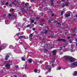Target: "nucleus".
Listing matches in <instances>:
<instances>
[{
	"label": "nucleus",
	"instance_id": "nucleus-62",
	"mask_svg": "<svg viewBox=\"0 0 77 77\" xmlns=\"http://www.w3.org/2000/svg\"><path fill=\"white\" fill-rule=\"evenodd\" d=\"M25 50H27V48H25Z\"/></svg>",
	"mask_w": 77,
	"mask_h": 77
},
{
	"label": "nucleus",
	"instance_id": "nucleus-7",
	"mask_svg": "<svg viewBox=\"0 0 77 77\" xmlns=\"http://www.w3.org/2000/svg\"><path fill=\"white\" fill-rule=\"evenodd\" d=\"M73 76H77V71H75L74 72L73 74Z\"/></svg>",
	"mask_w": 77,
	"mask_h": 77
},
{
	"label": "nucleus",
	"instance_id": "nucleus-24",
	"mask_svg": "<svg viewBox=\"0 0 77 77\" xmlns=\"http://www.w3.org/2000/svg\"><path fill=\"white\" fill-rule=\"evenodd\" d=\"M51 68H49L48 69V71L49 72H51Z\"/></svg>",
	"mask_w": 77,
	"mask_h": 77
},
{
	"label": "nucleus",
	"instance_id": "nucleus-51",
	"mask_svg": "<svg viewBox=\"0 0 77 77\" xmlns=\"http://www.w3.org/2000/svg\"><path fill=\"white\" fill-rule=\"evenodd\" d=\"M48 21H49V23H51V22L50 20H48Z\"/></svg>",
	"mask_w": 77,
	"mask_h": 77
},
{
	"label": "nucleus",
	"instance_id": "nucleus-48",
	"mask_svg": "<svg viewBox=\"0 0 77 77\" xmlns=\"http://www.w3.org/2000/svg\"><path fill=\"white\" fill-rule=\"evenodd\" d=\"M33 30L35 31V28H33L32 29Z\"/></svg>",
	"mask_w": 77,
	"mask_h": 77
},
{
	"label": "nucleus",
	"instance_id": "nucleus-29",
	"mask_svg": "<svg viewBox=\"0 0 77 77\" xmlns=\"http://www.w3.org/2000/svg\"><path fill=\"white\" fill-rule=\"evenodd\" d=\"M27 68V65L26 64L25 66V69H26Z\"/></svg>",
	"mask_w": 77,
	"mask_h": 77
},
{
	"label": "nucleus",
	"instance_id": "nucleus-10",
	"mask_svg": "<svg viewBox=\"0 0 77 77\" xmlns=\"http://www.w3.org/2000/svg\"><path fill=\"white\" fill-rule=\"evenodd\" d=\"M28 61L29 63H30L32 62V59L31 58L29 59L28 60Z\"/></svg>",
	"mask_w": 77,
	"mask_h": 77
},
{
	"label": "nucleus",
	"instance_id": "nucleus-63",
	"mask_svg": "<svg viewBox=\"0 0 77 77\" xmlns=\"http://www.w3.org/2000/svg\"><path fill=\"white\" fill-rule=\"evenodd\" d=\"M46 73H48V72H46Z\"/></svg>",
	"mask_w": 77,
	"mask_h": 77
},
{
	"label": "nucleus",
	"instance_id": "nucleus-58",
	"mask_svg": "<svg viewBox=\"0 0 77 77\" xmlns=\"http://www.w3.org/2000/svg\"><path fill=\"white\" fill-rule=\"evenodd\" d=\"M75 41H77V38L75 39Z\"/></svg>",
	"mask_w": 77,
	"mask_h": 77
},
{
	"label": "nucleus",
	"instance_id": "nucleus-46",
	"mask_svg": "<svg viewBox=\"0 0 77 77\" xmlns=\"http://www.w3.org/2000/svg\"><path fill=\"white\" fill-rule=\"evenodd\" d=\"M67 38L68 39H70V37H67Z\"/></svg>",
	"mask_w": 77,
	"mask_h": 77
},
{
	"label": "nucleus",
	"instance_id": "nucleus-56",
	"mask_svg": "<svg viewBox=\"0 0 77 77\" xmlns=\"http://www.w3.org/2000/svg\"><path fill=\"white\" fill-rule=\"evenodd\" d=\"M20 44H21V45H23V43H22V42H21L20 43Z\"/></svg>",
	"mask_w": 77,
	"mask_h": 77
},
{
	"label": "nucleus",
	"instance_id": "nucleus-49",
	"mask_svg": "<svg viewBox=\"0 0 77 77\" xmlns=\"http://www.w3.org/2000/svg\"><path fill=\"white\" fill-rule=\"evenodd\" d=\"M54 22H55V23H56L57 22V21L54 20Z\"/></svg>",
	"mask_w": 77,
	"mask_h": 77
},
{
	"label": "nucleus",
	"instance_id": "nucleus-28",
	"mask_svg": "<svg viewBox=\"0 0 77 77\" xmlns=\"http://www.w3.org/2000/svg\"><path fill=\"white\" fill-rule=\"evenodd\" d=\"M18 65H16L15 66V68H18Z\"/></svg>",
	"mask_w": 77,
	"mask_h": 77
},
{
	"label": "nucleus",
	"instance_id": "nucleus-59",
	"mask_svg": "<svg viewBox=\"0 0 77 77\" xmlns=\"http://www.w3.org/2000/svg\"><path fill=\"white\" fill-rule=\"evenodd\" d=\"M71 51V52H72V51H73V50H72V49H71V50H70Z\"/></svg>",
	"mask_w": 77,
	"mask_h": 77
},
{
	"label": "nucleus",
	"instance_id": "nucleus-25",
	"mask_svg": "<svg viewBox=\"0 0 77 77\" xmlns=\"http://www.w3.org/2000/svg\"><path fill=\"white\" fill-rule=\"evenodd\" d=\"M20 32H18L16 34V35L17 36H18V35H20Z\"/></svg>",
	"mask_w": 77,
	"mask_h": 77
},
{
	"label": "nucleus",
	"instance_id": "nucleus-40",
	"mask_svg": "<svg viewBox=\"0 0 77 77\" xmlns=\"http://www.w3.org/2000/svg\"><path fill=\"white\" fill-rule=\"evenodd\" d=\"M53 5H54V3H53V2H51V6H53Z\"/></svg>",
	"mask_w": 77,
	"mask_h": 77
},
{
	"label": "nucleus",
	"instance_id": "nucleus-11",
	"mask_svg": "<svg viewBox=\"0 0 77 77\" xmlns=\"http://www.w3.org/2000/svg\"><path fill=\"white\" fill-rule=\"evenodd\" d=\"M14 11V9L13 8H11L9 12H13Z\"/></svg>",
	"mask_w": 77,
	"mask_h": 77
},
{
	"label": "nucleus",
	"instance_id": "nucleus-33",
	"mask_svg": "<svg viewBox=\"0 0 77 77\" xmlns=\"http://www.w3.org/2000/svg\"><path fill=\"white\" fill-rule=\"evenodd\" d=\"M75 35H76V34H75V33H74L73 34V36L74 37L75 36Z\"/></svg>",
	"mask_w": 77,
	"mask_h": 77
},
{
	"label": "nucleus",
	"instance_id": "nucleus-19",
	"mask_svg": "<svg viewBox=\"0 0 77 77\" xmlns=\"http://www.w3.org/2000/svg\"><path fill=\"white\" fill-rule=\"evenodd\" d=\"M23 35H21L19 37V38L21 39V38H23Z\"/></svg>",
	"mask_w": 77,
	"mask_h": 77
},
{
	"label": "nucleus",
	"instance_id": "nucleus-8",
	"mask_svg": "<svg viewBox=\"0 0 77 77\" xmlns=\"http://www.w3.org/2000/svg\"><path fill=\"white\" fill-rule=\"evenodd\" d=\"M70 57V56H68L67 57H65V60H69V58Z\"/></svg>",
	"mask_w": 77,
	"mask_h": 77
},
{
	"label": "nucleus",
	"instance_id": "nucleus-36",
	"mask_svg": "<svg viewBox=\"0 0 77 77\" xmlns=\"http://www.w3.org/2000/svg\"><path fill=\"white\" fill-rule=\"evenodd\" d=\"M31 2L33 3V2H34V0H30Z\"/></svg>",
	"mask_w": 77,
	"mask_h": 77
},
{
	"label": "nucleus",
	"instance_id": "nucleus-37",
	"mask_svg": "<svg viewBox=\"0 0 77 77\" xmlns=\"http://www.w3.org/2000/svg\"><path fill=\"white\" fill-rule=\"evenodd\" d=\"M58 69L59 70H60L61 69V67H58Z\"/></svg>",
	"mask_w": 77,
	"mask_h": 77
},
{
	"label": "nucleus",
	"instance_id": "nucleus-50",
	"mask_svg": "<svg viewBox=\"0 0 77 77\" xmlns=\"http://www.w3.org/2000/svg\"><path fill=\"white\" fill-rule=\"evenodd\" d=\"M0 50H2V48H1L0 47Z\"/></svg>",
	"mask_w": 77,
	"mask_h": 77
},
{
	"label": "nucleus",
	"instance_id": "nucleus-16",
	"mask_svg": "<svg viewBox=\"0 0 77 77\" xmlns=\"http://www.w3.org/2000/svg\"><path fill=\"white\" fill-rule=\"evenodd\" d=\"M21 59L23 61H26V59H25V58H24L23 57H22Z\"/></svg>",
	"mask_w": 77,
	"mask_h": 77
},
{
	"label": "nucleus",
	"instance_id": "nucleus-54",
	"mask_svg": "<svg viewBox=\"0 0 77 77\" xmlns=\"http://www.w3.org/2000/svg\"><path fill=\"white\" fill-rule=\"evenodd\" d=\"M16 40V41H18V39H17V38H15Z\"/></svg>",
	"mask_w": 77,
	"mask_h": 77
},
{
	"label": "nucleus",
	"instance_id": "nucleus-17",
	"mask_svg": "<svg viewBox=\"0 0 77 77\" xmlns=\"http://www.w3.org/2000/svg\"><path fill=\"white\" fill-rule=\"evenodd\" d=\"M33 36V33L30 34L29 35V38H32Z\"/></svg>",
	"mask_w": 77,
	"mask_h": 77
},
{
	"label": "nucleus",
	"instance_id": "nucleus-38",
	"mask_svg": "<svg viewBox=\"0 0 77 77\" xmlns=\"http://www.w3.org/2000/svg\"><path fill=\"white\" fill-rule=\"evenodd\" d=\"M30 38L29 39L30 41H32V37H30Z\"/></svg>",
	"mask_w": 77,
	"mask_h": 77
},
{
	"label": "nucleus",
	"instance_id": "nucleus-55",
	"mask_svg": "<svg viewBox=\"0 0 77 77\" xmlns=\"http://www.w3.org/2000/svg\"><path fill=\"white\" fill-rule=\"evenodd\" d=\"M12 6V5H11V4H10V5H9V6L11 7V6Z\"/></svg>",
	"mask_w": 77,
	"mask_h": 77
},
{
	"label": "nucleus",
	"instance_id": "nucleus-42",
	"mask_svg": "<svg viewBox=\"0 0 77 77\" xmlns=\"http://www.w3.org/2000/svg\"><path fill=\"white\" fill-rule=\"evenodd\" d=\"M36 19H37L38 20H39V17H36Z\"/></svg>",
	"mask_w": 77,
	"mask_h": 77
},
{
	"label": "nucleus",
	"instance_id": "nucleus-31",
	"mask_svg": "<svg viewBox=\"0 0 77 77\" xmlns=\"http://www.w3.org/2000/svg\"><path fill=\"white\" fill-rule=\"evenodd\" d=\"M31 22L32 23H34V20H31Z\"/></svg>",
	"mask_w": 77,
	"mask_h": 77
},
{
	"label": "nucleus",
	"instance_id": "nucleus-45",
	"mask_svg": "<svg viewBox=\"0 0 77 77\" xmlns=\"http://www.w3.org/2000/svg\"><path fill=\"white\" fill-rule=\"evenodd\" d=\"M13 76L14 77H18V76H17V75H14Z\"/></svg>",
	"mask_w": 77,
	"mask_h": 77
},
{
	"label": "nucleus",
	"instance_id": "nucleus-21",
	"mask_svg": "<svg viewBox=\"0 0 77 77\" xmlns=\"http://www.w3.org/2000/svg\"><path fill=\"white\" fill-rule=\"evenodd\" d=\"M46 68L47 69H49L50 68V66L48 65H47L46 66Z\"/></svg>",
	"mask_w": 77,
	"mask_h": 77
},
{
	"label": "nucleus",
	"instance_id": "nucleus-41",
	"mask_svg": "<svg viewBox=\"0 0 77 77\" xmlns=\"http://www.w3.org/2000/svg\"><path fill=\"white\" fill-rule=\"evenodd\" d=\"M52 17H54V14H53L51 15Z\"/></svg>",
	"mask_w": 77,
	"mask_h": 77
},
{
	"label": "nucleus",
	"instance_id": "nucleus-44",
	"mask_svg": "<svg viewBox=\"0 0 77 77\" xmlns=\"http://www.w3.org/2000/svg\"><path fill=\"white\" fill-rule=\"evenodd\" d=\"M49 20H50V21H53V19H50Z\"/></svg>",
	"mask_w": 77,
	"mask_h": 77
},
{
	"label": "nucleus",
	"instance_id": "nucleus-22",
	"mask_svg": "<svg viewBox=\"0 0 77 77\" xmlns=\"http://www.w3.org/2000/svg\"><path fill=\"white\" fill-rule=\"evenodd\" d=\"M63 13H64V11H62L61 13V15H63Z\"/></svg>",
	"mask_w": 77,
	"mask_h": 77
},
{
	"label": "nucleus",
	"instance_id": "nucleus-4",
	"mask_svg": "<svg viewBox=\"0 0 77 77\" xmlns=\"http://www.w3.org/2000/svg\"><path fill=\"white\" fill-rule=\"evenodd\" d=\"M5 60H8V58L10 57L9 55V54H6V55L5 56Z\"/></svg>",
	"mask_w": 77,
	"mask_h": 77
},
{
	"label": "nucleus",
	"instance_id": "nucleus-43",
	"mask_svg": "<svg viewBox=\"0 0 77 77\" xmlns=\"http://www.w3.org/2000/svg\"><path fill=\"white\" fill-rule=\"evenodd\" d=\"M71 41V40H69V42L70 43H72V42Z\"/></svg>",
	"mask_w": 77,
	"mask_h": 77
},
{
	"label": "nucleus",
	"instance_id": "nucleus-52",
	"mask_svg": "<svg viewBox=\"0 0 77 77\" xmlns=\"http://www.w3.org/2000/svg\"><path fill=\"white\" fill-rule=\"evenodd\" d=\"M54 61H51V62H52V63H54Z\"/></svg>",
	"mask_w": 77,
	"mask_h": 77
},
{
	"label": "nucleus",
	"instance_id": "nucleus-9",
	"mask_svg": "<svg viewBox=\"0 0 77 77\" xmlns=\"http://www.w3.org/2000/svg\"><path fill=\"white\" fill-rule=\"evenodd\" d=\"M70 13H69L68 14H66L65 15V17H70Z\"/></svg>",
	"mask_w": 77,
	"mask_h": 77
},
{
	"label": "nucleus",
	"instance_id": "nucleus-5",
	"mask_svg": "<svg viewBox=\"0 0 77 77\" xmlns=\"http://www.w3.org/2000/svg\"><path fill=\"white\" fill-rule=\"evenodd\" d=\"M56 53H57V51L56 50H54L52 51V54H53V55L54 56H55L56 54Z\"/></svg>",
	"mask_w": 77,
	"mask_h": 77
},
{
	"label": "nucleus",
	"instance_id": "nucleus-35",
	"mask_svg": "<svg viewBox=\"0 0 77 77\" xmlns=\"http://www.w3.org/2000/svg\"><path fill=\"white\" fill-rule=\"evenodd\" d=\"M8 16L9 17H11L12 16V14H8Z\"/></svg>",
	"mask_w": 77,
	"mask_h": 77
},
{
	"label": "nucleus",
	"instance_id": "nucleus-1",
	"mask_svg": "<svg viewBox=\"0 0 77 77\" xmlns=\"http://www.w3.org/2000/svg\"><path fill=\"white\" fill-rule=\"evenodd\" d=\"M76 60L74 58V57L70 56V58L69 59V61L70 62H74Z\"/></svg>",
	"mask_w": 77,
	"mask_h": 77
},
{
	"label": "nucleus",
	"instance_id": "nucleus-13",
	"mask_svg": "<svg viewBox=\"0 0 77 77\" xmlns=\"http://www.w3.org/2000/svg\"><path fill=\"white\" fill-rule=\"evenodd\" d=\"M12 17H15L17 16V14H12Z\"/></svg>",
	"mask_w": 77,
	"mask_h": 77
},
{
	"label": "nucleus",
	"instance_id": "nucleus-61",
	"mask_svg": "<svg viewBox=\"0 0 77 77\" xmlns=\"http://www.w3.org/2000/svg\"><path fill=\"white\" fill-rule=\"evenodd\" d=\"M53 0H51V2H53Z\"/></svg>",
	"mask_w": 77,
	"mask_h": 77
},
{
	"label": "nucleus",
	"instance_id": "nucleus-30",
	"mask_svg": "<svg viewBox=\"0 0 77 77\" xmlns=\"http://www.w3.org/2000/svg\"><path fill=\"white\" fill-rule=\"evenodd\" d=\"M30 26V24H28L26 26V27H29Z\"/></svg>",
	"mask_w": 77,
	"mask_h": 77
},
{
	"label": "nucleus",
	"instance_id": "nucleus-14",
	"mask_svg": "<svg viewBox=\"0 0 77 77\" xmlns=\"http://www.w3.org/2000/svg\"><path fill=\"white\" fill-rule=\"evenodd\" d=\"M9 48H11L12 49H14V46L12 45H10L9 46Z\"/></svg>",
	"mask_w": 77,
	"mask_h": 77
},
{
	"label": "nucleus",
	"instance_id": "nucleus-53",
	"mask_svg": "<svg viewBox=\"0 0 77 77\" xmlns=\"http://www.w3.org/2000/svg\"><path fill=\"white\" fill-rule=\"evenodd\" d=\"M61 2H65V0H61Z\"/></svg>",
	"mask_w": 77,
	"mask_h": 77
},
{
	"label": "nucleus",
	"instance_id": "nucleus-60",
	"mask_svg": "<svg viewBox=\"0 0 77 77\" xmlns=\"http://www.w3.org/2000/svg\"><path fill=\"white\" fill-rule=\"evenodd\" d=\"M53 65H55V64H52V66H53Z\"/></svg>",
	"mask_w": 77,
	"mask_h": 77
},
{
	"label": "nucleus",
	"instance_id": "nucleus-32",
	"mask_svg": "<svg viewBox=\"0 0 77 77\" xmlns=\"http://www.w3.org/2000/svg\"><path fill=\"white\" fill-rule=\"evenodd\" d=\"M8 4H9V2H6V3H5V5L6 6V5H8Z\"/></svg>",
	"mask_w": 77,
	"mask_h": 77
},
{
	"label": "nucleus",
	"instance_id": "nucleus-57",
	"mask_svg": "<svg viewBox=\"0 0 77 77\" xmlns=\"http://www.w3.org/2000/svg\"><path fill=\"white\" fill-rule=\"evenodd\" d=\"M60 54H63V53H62V52H60Z\"/></svg>",
	"mask_w": 77,
	"mask_h": 77
},
{
	"label": "nucleus",
	"instance_id": "nucleus-15",
	"mask_svg": "<svg viewBox=\"0 0 77 77\" xmlns=\"http://www.w3.org/2000/svg\"><path fill=\"white\" fill-rule=\"evenodd\" d=\"M59 48V49H58V50L59 51H61V50L63 49V47H60Z\"/></svg>",
	"mask_w": 77,
	"mask_h": 77
},
{
	"label": "nucleus",
	"instance_id": "nucleus-18",
	"mask_svg": "<svg viewBox=\"0 0 77 77\" xmlns=\"http://www.w3.org/2000/svg\"><path fill=\"white\" fill-rule=\"evenodd\" d=\"M62 8H64V7H65V4H64V3H63L62 4Z\"/></svg>",
	"mask_w": 77,
	"mask_h": 77
},
{
	"label": "nucleus",
	"instance_id": "nucleus-20",
	"mask_svg": "<svg viewBox=\"0 0 77 77\" xmlns=\"http://www.w3.org/2000/svg\"><path fill=\"white\" fill-rule=\"evenodd\" d=\"M44 31H45V33H47L48 32V30L47 29H44Z\"/></svg>",
	"mask_w": 77,
	"mask_h": 77
},
{
	"label": "nucleus",
	"instance_id": "nucleus-27",
	"mask_svg": "<svg viewBox=\"0 0 77 77\" xmlns=\"http://www.w3.org/2000/svg\"><path fill=\"white\" fill-rule=\"evenodd\" d=\"M44 51L45 52H47V51H48V50H47V49H44Z\"/></svg>",
	"mask_w": 77,
	"mask_h": 77
},
{
	"label": "nucleus",
	"instance_id": "nucleus-12",
	"mask_svg": "<svg viewBox=\"0 0 77 77\" xmlns=\"http://www.w3.org/2000/svg\"><path fill=\"white\" fill-rule=\"evenodd\" d=\"M69 3L68 2H66L65 3V6H68V4H69Z\"/></svg>",
	"mask_w": 77,
	"mask_h": 77
},
{
	"label": "nucleus",
	"instance_id": "nucleus-3",
	"mask_svg": "<svg viewBox=\"0 0 77 77\" xmlns=\"http://www.w3.org/2000/svg\"><path fill=\"white\" fill-rule=\"evenodd\" d=\"M58 41H61V42H65L66 41V40H65L64 39H58Z\"/></svg>",
	"mask_w": 77,
	"mask_h": 77
},
{
	"label": "nucleus",
	"instance_id": "nucleus-26",
	"mask_svg": "<svg viewBox=\"0 0 77 77\" xmlns=\"http://www.w3.org/2000/svg\"><path fill=\"white\" fill-rule=\"evenodd\" d=\"M37 71L38 70H37V69H34V72L35 73L37 72Z\"/></svg>",
	"mask_w": 77,
	"mask_h": 77
},
{
	"label": "nucleus",
	"instance_id": "nucleus-6",
	"mask_svg": "<svg viewBox=\"0 0 77 77\" xmlns=\"http://www.w3.org/2000/svg\"><path fill=\"white\" fill-rule=\"evenodd\" d=\"M11 66V65L10 63H7V64L5 66L7 68H9L10 67V66Z\"/></svg>",
	"mask_w": 77,
	"mask_h": 77
},
{
	"label": "nucleus",
	"instance_id": "nucleus-47",
	"mask_svg": "<svg viewBox=\"0 0 77 77\" xmlns=\"http://www.w3.org/2000/svg\"><path fill=\"white\" fill-rule=\"evenodd\" d=\"M43 24H44V23H43L42 24H40V26H43Z\"/></svg>",
	"mask_w": 77,
	"mask_h": 77
},
{
	"label": "nucleus",
	"instance_id": "nucleus-34",
	"mask_svg": "<svg viewBox=\"0 0 77 77\" xmlns=\"http://www.w3.org/2000/svg\"><path fill=\"white\" fill-rule=\"evenodd\" d=\"M57 24L58 25H60V26H61V23L59 22H58Z\"/></svg>",
	"mask_w": 77,
	"mask_h": 77
},
{
	"label": "nucleus",
	"instance_id": "nucleus-64",
	"mask_svg": "<svg viewBox=\"0 0 77 77\" xmlns=\"http://www.w3.org/2000/svg\"><path fill=\"white\" fill-rule=\"evenodd\" d=\"M50 13H53V12H52L51 11L50 12Z\"/></svg>",
	"mask_w": 77,
	"mask_h": 77
},
{
	"label": "nucleus",
	"instance_id": "nucleus-23",
	"mask_svg": "<svg viewBox=\"0 0 77 77\" xmlns=\"http://www.w3.org/2000/svg\"><path fill=\"white\" fill-rule=\"evenodd\" d=\"M29 4L28 3H26L25 4V5L26 6H27Z\"/></svg>",
	"mask_w": 77,
	"mask_h": 77
},
{
	"label": "nucleus",
	"instance_id": "nucleus-2",
	"mask_svg": "<svg viewBox=\"0 0 77 77\" xmlns=\"http://www.w3.org/2000/svg\"><path fill=\"white\" fill-rule=\"evenodd\" d=\"M77 66V62H74L72 64V67L73 68H75V66Z\"/></svg>",
	"mask_w": 77,
	"mask_h": 77
},
{
	"label": "nucleus",
	"instance_id": "nucleus-39",
	"mask_svg": "<svg viewBox=\"0 0 77 77\" xmlns=\"http://www.w3.org/2000/svg\"><path fill=\"white\" fill-rule=\"evenodd\" d=\"M14 5H15V6H17V7H18V5H17L16 4H14Z\"/></svg>",
	"mask_w": 77,
	"mask_h": 77
}]
</instances>
